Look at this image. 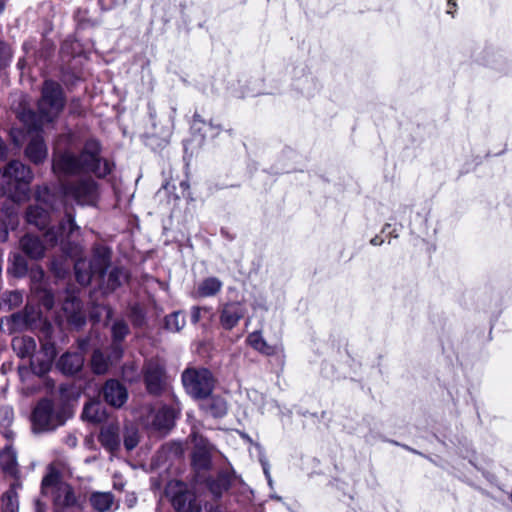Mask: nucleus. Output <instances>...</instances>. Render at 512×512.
<instances>
[{
  "label": "nucleus",
  "instance_id": "1",
  "mask_svg": "<svg viewBox=\"0 0 512 512\" xmlns=\"http://www.w3.org/2000/svg\"><path fill=\"white\" fill-rule=\"evenodd\" d=\"M83 162H53L52 169L59 177L63 195L78 204H91L94 200L95 183L81 175ZM87 167L92 162H84Z\"/></svg>",
  "mask_w": 512,
  "mask_h": 512
},
{
  "label": "nucleus",
  "instance_id": "2",
  "mask_svg": "<svg viewBox=\"0 0 512 512\" xmlns=\"http://www.w3.org/2000/svg\"><path fill=\"white\" fill-rule=\"evenodd\" d=\"M65 100L61 86L53 81H45L42 95L38 101V114L32 110L23 109L19 112L20 121L28 131H38L44 123L56 119L64 108Z\"/></svg>",
  "mask_w": 512,
  "mask_h": 512
},
{
  "label": "nucleus",
  "instance_id": "3",
  "mask_svg": "<svg viewBox=\"0 0 512 512\" xmlns=\"http://www.w3.org/2000/svg\"><path fill=\"white\" fill-rule=\"evenodd\" d=\"M42 492L51 495L56 507H72L77 499L72 487L61 481L59 464L53 463L47 467V474L42 480Z\"/></svg>",
  "mask_w": 512,
  "mask_h": 512
},
{
  "label": "nucleus",
  "instance_id": "4",
  "mask_svg": "<svg viewBox=\"0 0 512 512\" xmlns=\"http://www.w3.org/2000/svg\"><path fill=\"white\" fill-rule=\"evenodd\" d=\"M191 129V136L184 141V153L188 158L198 157L205 139H214L222 131L220 125L204 121L197 115L194 116Z\"/></svg>",
  "mask_w": 512,
  "mask_h": 512
},
{
  "label": "nucleus",
  "instance_id": "5",
  "mask_svg": "<svg viewBox=\"0 0 512 512\" xmlns=\"http://www.w3.org/2000/svg\"><path fill=\"white\" fill-rule=\"evenodd\" d=\"M32 179L30 168L24 162H8L0 173V191L11 194L13 189L26 192V185Z\"/></svg>",
  "mask_w": 512,
  "mask_h": 512
},
{
  "label": "nucleus",
  "instance_id": "6",
  "mask_svg": "<svg viewBox=\"0 0 512 512\" xmlns=\"http://www.w3.org/2000/svg\"><path fill=\"white\" fill-rule=\"evenodd\" d=\"M182 382L187 393L196 399L208 397L214 386L212 374L205 368H187L182 374Z\"/></svg>",
  "mask_w": 512,
  "mask_h": 512
},
{
  "label": "nucleus",
  "instance_id": "7",
  "mask_svg": "<svg viewBox=\"0 0 512 512\" xmlns=\"http://www.w3.org/2000/svg\"><path fill=\"white\" fill-rule=\"evenodd\" d=\"M109 262V253L106 249L100 248L95 251L93 261L87 263L80 259L75 263V274L81 285H88L95 275L102 276Z\"/></svg>",
  "mask_w": 512,
  "mask_h": 512
},
{
  "label": "nucleus",
  "instance_id": "8",
  "mask_svg": "<svg viewBox=\"0 0 512 512\" xmlns=\"http://www.w3.org/2000/svg\"><path fill=\"white\" fill-rule=\"evenodd\" d=\"M190 438L194 444L192 452V465L198 472L208 470L211 467V457L215 450L206 438L193 431Z\"/></svg>",
  "mask_w": 512,
  "mask_h": 512
},
{
  "label": "nucleus",
  "instance_id": "9",
  "mask_svg": "<svg viewBox=\"0 0 512 512\" xmlns=\"http://www.w3.org/2000/svg\"><path fill=\"white\" fill-rule=\"evenodd\" d=\"M12 347L18 356L22 358L32 357L31 367L36 374H44L50 369L51 358L41 361L39 367L36 366L37 358L33 357V353L36 350V342L33 338L28 336L15 337L12 340Z\"/></svg>",
  "mask_w": 512,
  "mask_h": 512
},
{
  "label": "nucleus",
  "instance_id": "10",
  "mask_svg": "<svg viewBox=\"0 0 512 512\" xmlns=\"http://www.w3.org/2000/svg\"><path fill=\"white\" fill-rule=\"evenodd\" d=\"M32 423L34 430L40 432L56 428L61 424V421L53 411L52 402L42 400L33 411Z\"/></svg>",
  "mask_w": 512,
  "mask_h": 512
},
{
  "label": "nucleus",
  "instance_id": "11",
  "mask_svg": "<svg viewBox=\"0 0 512 512\" xmlns=\"http://www.w3.org/2000/svg\"><path fill=\"white\" fill-rule=\"evenodd\" d=\"M144 379L149 393L158 394L162 391L166 381L164 363L159 359L147 361L144 367Z\"/></svg>",
  "mask_w": 512,
  "mask_h": 512
},
{
  "label": "nucleus",
  "instance_id": "12",
  "mask_svg": "<svg viewBox=\"0 0 512 512\" xmlns=\"http://www.w3.org/2000/svg\"><path fill=\"white\" fill-rule=\"evenodd\" d=\"M245 314L244 307L239 302H231L223 305L220 311V323L223 328L231 330Z\"/></svg>",
  "mask_w": 512,
  "mask_h": 512
},
{
  "label": "nucleus",
  "instance_id": "13",
  "mask_svg": "<svg viewBox=\"0 0 512 512\" xmlns=\"http://www.w3.org/2000/svg\"><path fill=\"white\" fill-rule=\"evenodd\" d=\"M179 403H176L172 407L163 406L158 409L157 412L153 415L152 426L157 430H168L173 424L175 418L180 413Z\"/></svg>",
  "mask_w": 512,
  "mask_h": 512
},
{
  "label": "nucleus",
  "instance_id": "14",
  "mask_svg": "<svg viewBox=\"0 0 512 512\" xmlns=\"http://www.w3.org/2000/svg\"><path fill=\"white\" fill-rule=\"evenodd\" d=\"M103 395L106 402L114 407H121L127 400L126 388L116 380L106 382Z\"/></svg>",
  "mask_w": 512,
  "mask_h": 512
},
{
  "label": "nucleus",
  "instance_id": "15",
  "mask_svg": "<svg viewBox=\"0 0 512 512\" xmlns=\"http://www.w3.org/2000/svg\"><path fill=\"white\" fill-rule=\"evenodd\" d=\"M173 506L177 512H200L201 506L195 495L189 491L179 492L173 497Z\"/></svg>",
  "mask_w": 512,
  "mask_h": 512
},
{
  "label": "nucleus",
  "instance_id": "16",
  "mask_svg": "<svg viewBox=\"0 0 512 512\" xmlns=\"http://www.w3.org/2000/svg\"><path fill=\"white\" fill-rule=\"evenodd\" d=\"M247 342L252 348L268 356L275 355L279 352H282L283 350L281 344H268L266 340L262 337L261 333L257 331L252 332L248 335Z\"/></svg>",
  "mask_w": 512,
  "mask_h": 512
},
{
  "label": "nucleus",
  "instance_id": "17",
  "mask_svg": "<svg viewBox=\"0 0 512 512\" xmlns=\"http://www.w3.org/2000/svg\"><path fill=\"white\" fill-rule=\"evenodd\" d=\"M84 364V357L82 353H66L61 356L58 366L65 374L77 373Z\"/></svg>",
  "mask_w": 512,
  "mask_h": 512
},
{
  "label": "nucleus",
  "instance_id": "18",
  "mask_svg": "<svg viewBox=\"0 0 512 512\" xmlns=\"http://www.w3.org/2000/svg\"><path fill=\"white\" fill-rule=\"evenodd\" d=\"M99 440L110 451L118 449L120 445L119 427L114 424L103 427Z\"/></svg>",
  "mask_w": 512,
  "mask_h": 512
},
{
  "label": "nucleus",
  "instance_id": "19",
  "mask_svg": "<svg viewBox=\"0 0 512 512\" xmlns=\"http://www.w3.org/2000/svg\"><path fill=\"white\" fill-rule=\"evenodd\" d=\"M20 245L22 250L33 259H38L43 257L44 255V246L41 243V241L34 236L31 235H25L21 241Z\"/></svg>",
  "mask_w": 512,
  "mask_h": 512
},
{
  "label": "nucleus",
  "instance_id": "20",
  "mask_svg": "<svg viewBox=\"0 0 512 512\" xmlns=\"http://www.w3.org/2000/svg\"><path fill=\"white\" fill-rule=\"evenodd\" d=\"M82 417L93 423H100L106 419V412L101 403L91 401L83 409Z\"/></svg>",
  "mask_w": 512,
  "mask_h": 512
},
{
  "label": "nucleus",
  "instance_id": "21",
  "mask_svg": "<svg viewBox=\"0 0 512 512\" xmlns=\"http://www.w3.org/2000/svg\"><path fill=\"white\" fill-rule=\"evenodd\" d=\"M91 505L98 512H107L112 510L114 506V498L108 492H96L90 497Z\"/></svg>",
  "mask_w": 512,
  "mask_h": 512
},
{
  "label": "nucleus",
  "instance_id": "22",
  "mask_svg": "<svg viewBox=\"0 0 512 512\" xmlns=\"http://www.w3.org/2000/svg\"><path fill=\"white\" fill-rule=\"evenodd\" d=\"M222 288V282L216 277H209L199 283L197 295L199 297H211L216 295Z\"/></svg>",
  "mask_w": 512,
  "mask_h": 512
},
{
  "label": "nucleus",
  "instance_id": "23",
  "mask_svg": "<svg viewBox=\"0 0 512 512\" xmlns=\"http://www.w3.org/2000/svg\"><path fill=\"white\" fill-rule=\"evenodd\" d=\"M26 156L29 160H43L46 157L45 144L38 134L31 138L26 148Z\"/></svg>",
  "mask_w": 512,
  "mask_h": 512
},
{
  "label": "nucleus",
  "instance_id": "24",
  "mask_svg": "<svg viewBox=\"0 0 512 512\" xmlns=\"http://www.w3.org/2000/svg\"><path fill=\"white\" fill-rule=\"evenodd\" d=\"M20 488V484L15 482L11 485L10 489L2 497V508L3 512H17L18 501H17V489Z\"/></svg>",
  "mask_w": 512,
  "mask_h": 512
},
{
  "label": "nucleus",
  "instance_id": "25",
  "mask_svg": "<svg viewBox=\"0 0 512 512\" xmlns=\"http://www.w3.org/2000/svg\"><path fill=\"white\" fill-rule=\"evenodd\" d=\"M0 466L6 472L15 475L17 472L16 454L12 449H5L0 453Z\"/></svg>",
  "mask_w": 512,
  "mask_h": 512
},
{
  "label": "nucleus",
  "instance_id": "26",
  "mask_svg": "<svg viewBox=\"0 0 512 512\" xmlns=\"http://www.w3.org/2000/svg\"><path fill=\"white\" fill-rule=\"evenodd\" d=\"M203 407L215 417H221L227 411L225 401L220 398H211Z\"/></svg>",
  "mask_w": 512,
  "mask_h": 512
},
{
  "label": "nucleus",
  "instance_id": "27",
  "mask_svg": "<svg viewBox=\"0 0 512 512\" xmlns=\"http://www.w3.org/2000/svg\"><path fill=\"white\" fill-rule=\"evenodd\" d=\"M128 278L127 272L122 268H114L110 271L108 276V288L111 290L119 287Z\"/></svg>",
  "mask_w": 512,
  "mask_h": 512
},
{
  "label": "nucleus",
  "instance_id": "28",
  "mask_svg": "<svg viewBox=\"0 0 512 512\" xmlns=\"http://www.w3.org/2000/svg\"><path fill=\"white\" fill-rule=\"evenodd\" d=\"M101 147L97 140L91 139L85 143L80 160H99L98 155Z\"/></svg>",
  "mask_w": 512,
  "mask_h": 512
},
{
  "label": "nucleus",
  "instance_id": "29",
  "mask_svg": "<svg viewBox=\"0 0 512 512\" xmlns=\"http://www.w3.org/2000/svg\"><path fill=\"white\" fill-rule=\"evenodd\" d=\"M185 325L184 316L179 312L172 313L165 319V326L172 332L180 331Z\"/></svg>",
  "mask_w": 512,
  "mask_h": 512
},
{
  "label": "nucleus",
  "instance_id": "30",
  "mask_svg": "<svg viewBox=\"0 0 512 512\" xmlns=\"http://www.w3.org/2000/svg\"><path fill=\"white\" fill-rule=\"evenodd\" d=\"M91 366L96 374H103L108 369V361L100 351H95L92 355Z\"/></svg>",
  "mask_w": 512,
  "mask_h": 512
},
{
  "label": "nucleus",
  "instance_id": "31",
  "mask_svg": "<svg viewBox=\"0 0 512 512\" xmlns=\"http://www.w3.org/2000/svg\"><path fill=\"white\" fill-rule=\"evenodd\" d=\"M27 220L29 223H33L38 227H43L45 225L46 215L42 209L31 207L27 211Z\"/></svg>",
  "mask_w": 512,
  "mask_h": 512
},
{
  "label": "nucleus",
  "instance_id": "32",
  "mask_svg": "<svg viewBox=\"0 0 512 512\" xmlns=\"http://www.w3.org/2000/svg\"><path fill=\"white\" fill-rule=\"evenodd\" d=\"M11 272L17 277H21L27 272V263L21 255H13Z\"/></svg>",
  "mask_w": 512,
  "mask_h": 512
},
{
  "label": "nucleus",
  "instance_id": "33",
  "mask_svg": "<svg viewBox=\"0 0 512 512\" xmlns=\"http://www.w3.org/2000/svg\"><path fill=\"white\" fill-rule=\"evenodd\" d=\"M139 442L138 431L136 428L132 427L126 430L124 435V446L130 451L134 449Z\"/></svg>",
  "mask_w": 512,
  "mask_h": 512
},
{
  "label": "nucleus",
  "instance_id": "34",
  "mask_svg": "<svg viewBox=\"0 0 512 512\" xmlns=\"http://www.w3.org/2000/svg\"><path fill=\"white\" fill-rule=\"evenodd\" d=\"M229 478L225 475H220L216 482L212 483L210 489L213 494L220 496L223 491L229 488Z\"/></svg>",
  "mask_w": 512,
  "mask_h": 512
},
{
  "label": "nucleus",
  "instance_id": "35",
  "mask_svg": "<svg viewBox=\"0 0 512 512\" xmlns=\"http://www.w3.org/2000/svg\"><path fill=\"white\" fill-rule=\"evenodd\" d=\"M128 331V326L124 321H116L112 326V334L115 341L124 339Z\"/></svg>",
  "mask_w": 512,
  "mask_h": 512
},
{
  "label": "nucleus",
  "instance_id": "36",
  "mask_svg": "<svg viewBox=\"0 0 512 512\" xmlns=\"http://www.w3.org/2000/svg\"><path fill=\"white\" fill-rule=\"evenodd\" d=\"M12 57L10 47L0 41V69L8 66Z\"/></svg>",
  "mask_w": 512,
  "mask_h": 512
},
{
  "label": "nucleus",
  "instance_id": "37",
  "mask_svg": "<svg viewBox=\"0 0 512 512\" xmlns=\"http://www.w3.org/2000/svg\"><path fill=\"white\" fill-rule=\"evenodd\" d=\"M208 312L209 309L206 308V307H198V306H195L191 309V321L192 323L196 324L200 321L201 319V314L202 312Z\"/></svg>",
  "mask_w": 512,
  "mask_h": 512
},
{
  "label": "nucleus",
  "instance_id": "38",
  "mask_svg": "<svg viewBox=\"0 0 512 512\" xmlns=\"http://www.w3.org/2000/svg\"><path fill=\"white\" fill-rule=\"evenodd\" d=\"M13 411L8 407H3L0 409V419L2 421H6L9 423L12 420Z\"/></svg>",
  "mask_w": 512,
  "mask_h": 512
},
{
  "label": "nucleus",
  "instance_id": "39",
  "mask_svg": "<svg viewBox=\"0 0 512 512\" xmlns=\"http://www.w3.org/2000/svg\"><path fill=\"white\" fill-rule=\"evenodd\" d=\"M45 239L47 242H49L51 245H54L58 242V235L53 230L47 231L45 234Z\"/></svg>",
  "mask_w": 512,
  "mask_h": 512
},
{
  "label": "nucleus",
  "instance_id": "40",
  "mask_svg": "<svg viewBox=\"0 0 512 512\" xmlns=\"http://www.w3.org/2000/svg\"><path fill=\"white\" fill-rule=\"evenodd\" d=\"M8 237V230L4 222L0 221V242L6 241Z\"/></svg>",
  "mask_w": 512,
  "mask_h": 512
},
{
  "label": "nucleus",
  "instance_id": "41",
  "mask_svg": "<svg viewBox=\"0 0 512 512\" xmlns=\"http://www.w3.org/2000/svg\"><path fill=\"white\" fill-rule=\"evenodd\" d=\"M67 225L69 226V232L71 233L74 228V221L70 215H68Z\"/></svg>",
  "mask_w": 512,
  "mask_h": 512
},
{
  "label": "nucleus",
  "instance_id": "42",
  "mask_svg": "<svg viewBox=\"0 0 512 512\" xmlns=\"http://www.w3.org/2000/svg\"><path fill=\"white\" fill-rule=\"evenodd\" d=\"M381 243H382V240H380L378 237H374L373 239H371L372 245H380Z\"/></svg>",
  "mask_w": 512,
  "mask_h": 512
},
{
  "label": "nucleus",
  "instance_id": "43",
  "mask_svg": "<svg viewBox=\"0 0 512 512\" xmlns=\"http://www.w3.org/2000/svg\"><path fill=\"white\" fill-rule=\"evenodd\" d=\"M61 160L69 161V160H76V159L73 157L67 156V157L62 158Z\"/></svg>",
  "mask_w": 512,
  "mask_h": 512
},
{
  "label": "nucleus",
  "instance_id": "44",
  "mask_svg": "<svg viewBox=\"0 0 512 512\" xmlns=\"http://www.w3.org/2000/svg\"><path fill=\"white\" fill-rule=\"evenodd\" d=\"M4 9V2L3 0H0V12Z\"/></svg>",
  "mask_w": 512,
  "mask_h": 512
},
{
  "label": "nucleus",
  "instance_id": "45",
  "mask_svg": "<svg viewBox=\"0 0 512 512\" xmlns=\"http://www.w3.org/2000/svg\"><path fill=\"white\" fill-rule=\"evenodd\" d=\"M37 274H39V277L41 278L43 276V271L41 269H38Z\"/></svg>",
  "mask_w": 512,
  "mask_h": 512
},
{
  "label": "nucleus",
  "instance_id": "46",
  "mask_svg": "<svg viewBox=\"0 0 512 512\" xmlns=\"http://www.w3.org/2000/svg\"><path fill=\"white\" fill-rule=\"evenodd\" d=\"M37 512H41V507H40V503L37 502Z\"/></svg>",
  "mask_w": 512,
  "mask_h": 512
},
{
  "label": "nucleus",
  "instance_id": "47",
  "mask_svg": "<svg viewBox=\"0 0 512 512\" xmlns=\"http://www.w3.org/2000/svg\"><path fill=\"white\" fill-rule=\"evenodd\" d=\"M13 139H14V142L16 145H20V143L18 142V140L15 138V136L13 135Z\"/></svg>",
  "mask_w": 512,
  "mask_h": 512
},
{
  "label": "nucleus",
  "instance_id": "48",
  "mask_svg": "<svg viewBox=\"0 0 512 512\" xmlns=\"http://www.w3.org/2000/svg\"><path fill=\"white\" fill-rule=\"evenodd\" d=\"M104 163H105V166H106V170H109V168H108V164H109V162H108V161H105Z\"/></svg>",
  "mask_w": 512,
  "mask_h": 512
},
{
  "label": "nucleus",
  "instance_id": "49",
  "mask_svg": "<svg viewBox=\"0 0 512 512\" xmlns=\"http://www.w3.org/2000/svg\"><path fill=\"white\" fill-rule=\"evenodd\" d=\"M70 443H72L74 445L75 444V439L70 440Z\"/></svg>",
  "mask_w": 512,
  "mask_h": 512
},
{
  "label": "nucleus",
  "instance_id": "50",
  "mask_svg": "<svg viewBox=\"0 0 512 512\" xmlns=\"http://www.w3.org/2000/svg\"><path fill=\"white\" fill-rule=\"evenodd\" d=\"M70 443H72L74 445L75 444V439L70 440Z\"/></svg>",
  "mask_w": 512,
  "mask_h": 512
}]
</instances>
